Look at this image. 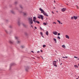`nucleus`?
Masks as SVG:
<instances>
[{"label": "nucleus", "mask_w": 79, "mask_h": 79, "mask_svg": "<svg viewBox=\"0 0 79 79\" xmlns=\"http://www.w3.org/2000/svg\"><path fill=\"white\" fill-rule=\"evenodd\" d=\"M39 10L41 12V13H43V15L46 16H48V15H47V14L46 12H45L44 10H43L41 8H40Z\"/></svg>", "instance_id": "f257e3e1"}, {"label": "nucleus", "mask_w": 79, "mask_h": 79, "mask_svg": "<svg viewBox=\"0 0 79 79\" xmlns=\"http://www.w3.org/2000/svg\"><path fill=\"white\" fill-rule=\"evenodd\" d=\"M56 63H57L56 61L55 60H54V61H53V62H52L53 65H54V66H55L56 67H57V65H56Z\"/></svg>", "instance_id": "f03ea898"}, {"label": "nucleus", "mask_w": 79, "mask_h": 79, "mask_svg": "<svg viewBox=\"0 0 79 79\" xmlns=\"http://www.w3.org/2000/svg\"><path fill=\"white\" fill-rule=\"evenodd\" d=\"M38 18H39V19H40V18L41 19L43 20L44 19L43 15H40V16H38Z\"/></svg>", "instance_id": "7ed1b4c3"}, {"label": "nucleus", "mask_w": 79, "mask_h": 79, "mask_svg": "<svg viewBox=\"0 0 79 79\" xmlns=\"http://www.w3.org/2000/svg\"><path fill=\"white\" fill-rule=\"evenodd\" d=\"M28 69H29V66H27L25 68V70L26 71H27Z\"/></svg>", "instance_id": "20e7f679"}, {"label": "nucleus", "mask_w": 79, "mask_h": 79, "mask_svg": "<svg viewBox=\"0 0 79 79\" xmlns=\"http://www.w3.org/2000/svg\"><path fill=\"white\" fill-rule=\"evenodd\" d=\"M9 43H10V44H13L14 43V42H14V41L13 40H10L9 41Z\"/></svg>", "instance_id": "39448f33"}, {"label": "nucleus", "mask_w": 79, "mask_h": 79, "mask_svg": "<svg viewBox=\"0 0 79 79\" xmlns=\"http://www.w3.org/2000/svg\"><path fill=\"white\" fill-rule=\"evenodd\" d=\"M30 23H31V24H33V21H32V17L30 18Z\"/></svg>", "instance_id": "423d86ee"}, {"label": "nucleus", "mask_w": 79, "mask_h": 79, "mask_svg": "<svg viewBox=\"0 0 79 79\" xmlns=\"http://www.w3.org/2000/svg\"><path fill=\"white\" fill-rule=\"evenodd\" d=\"M23 16H27V12H23Z\"/></svg>", "instance_id": "0eeeda50"}, {"label": "nucleus", "mask_w": 79, "mask_h": 79, "mask_svg": "<svg viewBox=\"0 0 79 79\" xmlns=\"http://www.w3.org/2000/svg\"><path fill=\"white\" fill-rule=\"evenodd\" d=\"M53 34H54V35H57V34H58V32L56 31H53Z\"/></svg>", "instance_id": "6e6552de"}, {"label": "nucleus", "mask_w": 79, "mask_h": 79, "mask_svg": "<svg viewBox=\"0 0 79 79\" xmlns=\"http://www.w3.org/2000/svg\"><path fill=\"white\" fill-rule=\"evenodd\" d=\"M35 23H35H37L38 24H40V22L39 21L36 20L34 22Z\"/></svg>", "instance_id": "1a4fd4ad"}, {"label": "nucleus", "mask_w": 79, "mask_h": 79, "mask_svg": "<svg viewBox=\"0 0 79 79\" xmlns=\"http://www.w3.org/2000/svg\"><path fill=\"white\" fill-rule=\"evenodd\" d=\"M35 20H36V17H33V21L34 22H35Z\"/></svg>", "instance_id": "9d476101"}, {"label": "nucleus", "mask_w": 79, "mask_h": 79, "mask_svg": "<svg viewBox=\"0 0 79 79\" xmlns=\"http://www.w3.org/2000/svg\"><path fill=\"white\" fill-rule=\"evenodd\" d=\"M65 36L67 39H69V36H68V35H66Z\"/></svg>", "instance_id": "9b49d317"}, {"label": "nucleus", "mask_w": 79, "mask_h": 79, "mask_svg": "<svg viewBox=\"0 0 79 79\" xmlns=\"http://www.w3.org/2000/svg\"><path fill=\"white\" fill-rule=\"evenodd\" d=\"M62 10V11H66V9H64V8H63L61 9Z\"/></svg>", "instance_id": "f8f14e48"}, {"label": "nucleus", "mask_w": 79, "mask_h": 79, "mask_svg": "<svg viewBox=\"0 0 79 79\" xmlns=\"http://www.w3.org/2000/svg\"><path fill=\"white\" fill-rule=\"evenodd\" d=\"M17 24L19 26H20V22L19 21H18L17 22Z\"/></svg>", "instance_id": "ddd939ff"}, {"label": "nucleus", "mask_w": 79, "mask_h": 79, "mask_svg": "<svg viewBox=\"0 0 79 79\" xmlns=\"http://www.w3.org/2000/svg\"><path fill=\"white\" fill-rule=\"evenodd\" d=\"M46 34L47 35H48V31H46Z\"/></svg>", "instance_id": "4468645a"}, {"label": "nucleus", "mask_w": 79, "mask_h": 79, "mask_svg": "<svg viewBox=\"0 0 79 79\" xmlns=\"http://www.w3.org/2000/svg\"><path fill=\"white\" fill-rule=\"evenodd\" d=\"M10 12L11 13H13V14H14V13H15V12L13 10H10Z\"/></svg>", "instance_id": "2eb2a0df"}, {"label": "nucleus", "mask_w": 79, "mask_h": 79, "mask_svg": "<svg viewBox=\"0 0 79 79\" xmlns=\"http://www.w3.org/2000/svg\"><path fill=\"white\" fill-rule=\"evenodd\" d=\"M74 19H77V16H73Z\"/></svg>", "instance_id": "dca6fc26"}, {"label": "nucleus", "mask_w": 79, "mask_h": 79, "mask_svg": "<svg viewBox=\"0 0 79 79\" xmlns=\"http://www.w3.org/2000/svg\"><path fill=\"white\" fill-rule=\"evenodd\" d=\"M53 40H54L55 43H56V39L54 38Z\"/></svg>", "instance_id": "f3484780"}, {"label": "nucleus", "mask_w": 79, "mask_h": 79, "mask_svg": "<svg viewBox=\"0 0 79 79\" xmlns=\"http://www.w3.org/2000/svg\"><path fill=\"white\" fill-rule=\"evenodd\" d=\"M74 67L76 68H78V66L76 65H75L74 66Z\"/></svg>", "instance_id": "a211bd4d"}, {"label": "nucleus", "mask_w": 79, "mask_h": 79, "mask_svg": "<svg viewBox=\"0 0 79 79\" xmlns=\"http://www.w3.org/2000/svg\"><path fill=\"white\" fill-rule=\"evenodd\" d=\"M13 65H15L14 63H12L10 64V66H13Z\"/></svg>", "instance_id": "6ab92c4d"}, {"label": "nucleus", "mask_w": 79, "mask_h": 79, "mask_svg": "<svg viewBox=\"0 0 79 79\" xmlns=\"http://www.w3.org/2000/svg\"><path fill=\"white\" fill-rule=\"evenodd\" d=\"M22 24L23 26H24V27H26V25L25 24L23 23Z\"/></svg>", "instance_id": "aec40b11"}, {"label": "nucleus", "mask_w": 79, "mask_h": 79, "mask_svg": "<svg viewBox=\"0 0 79 79\" xmlns=\"http://www.w3.org/2000/svg\"><path fill=\"white\" fill-rule=\"evenodd\" d=\"M25 47V46H24L22 45L21 46V48H24Z\"/></svg>", "instance_id": "412c9836"}, {"label": "nucleus", "mask_w": 79, "mask_h": 79, "mask_svg": "<svg viewBox=\"0 0 79 79\" xmlns=\"http://www.w3.org/2000/svg\"><path fill=\"white\" fill-rule=\"evenodd\" d=\"M63 58H68V57L67 56H65V57H62Z\"/></svg>", "instance_id": "4be33fe9"}, {"label": "nucleus", "mask_w": 79, "mask_h": 79, "mask_svg": "<svg viewBox=\"0 0 79 79\" xmlns=\"http://www.w3.org/2000/svg\"><path fill=\"white\" fill-rule=\"evenodd\" d=\"M15 39H18L19 38L17 36H15Z\"/></svg>", "instance_id": "5701e85b"}, {"label": "nucleus", "mask_w": 79, "mask_h": 79, "mask_svg": "<svg viewBox=\"0 0 79 79\" xmlns=\"http://www.w3.org/2000/svg\"><path fill=\"white\" fill-rule=\"evenodd\" d=\"M57 22H58L59 23V24L61 23V22H60V21L58 20H57Z\"/></svg>", "instance_id": "b1692460"}, {"label": "nucleus", "mask_w": 79, "mask_h": 79, "mask_svg": "<svg viewBox=\"0 0 79 79\" xmlns=\"http://www.w3.org/2000/svg\"><path fill=\"white\" fill-rule=\"evenodd\" d=\"M20 42H21L20 41H18L17 43V44H19V43H20Z\"/></svg>", "instance_id": "393cba45"}, {"label": "nucleus", "mask_w": 79, "mask_h": 79, "mask_svg": "<svg viewBox=\"0 0 79 79\" xmlns=\"http://www.w3.org/2000/svg\"><path fill=\"white\" fill-rule=\"evenodd\" d=\"M19 6L21 8H23V6H22V5H20Z\"/></svg>", "instance_id": "a878e982"}, {"label": "nucleus", "mask_w": 79, "mask_h": 79, "mask_svg": "<svg viewBox=\"0 0 79 79\" xmlns=\"http://www.w3.org/2000/svg\"><path fill=\"white\" fill-rule=\"evenodd\" d=\"M15 4H17L18 3V2L17 1H15L14 2Z\"/></svg>", "instance_id": "bb28decb"}, {"label": "nucleus", "mask_w": 79, "mask_h": 79, "mask_svg": "<svg viewBox=\"0 0 79 79\" xmlns=\"http://www.w3.org/2000/svg\"><path fill=\"white\" fill-rule=\"evenodd\" d=\"M45 47H46V45H43V47L44 48H45Z\"/></svg>", "instance_id": "cd10ccee"}, {"label": "nucleus", "mask_w": 79, "mask_h": 79, "mask_svg": "<svg viewBox=\"0 0 79 79\" xmlns=\"http://www.w3.org/2000/svg\"><path fill=\"white\" fill-rule=\"evenodd\" d=\"M62 47L63 48H65V45H63L62 46Z\"/></svg>", "instance_id": "c85d7f7f"}, {"label": "nucleus", "mask_w": 79, "mask_h": 79, "mask_svg": "<svg viewBox=\"0 0 79 79\" xmlns=\"http://www.w3.org/2000/svg\"><path fill=\"white\" fill-rule=\"evenodd\" d=\"M43 24H44V25H47V23H44Z\"/></svg>", "instance_id": "c756f323"}, {"label": "nucleus", "mask_w": 79, "mask_h": 79, "mask_svg": "<svg viewBox=\"0 0 79 79\" xmlns=\"http://www.w3.org/2000/svg\"><path fill=\"white\" fill-rule=\"evenodd\" d=\"M76 6H77V9H79V7H78V6H77V5H76Z\"/></svg>", "instance_id": "7c9ffc66"}, {"label": "nucleus", "mask_w": 79, "mask_h": 79, "mask_svg": "<svg viewBox=\"0 0 79 79\" xmlns=\"http://www.w3.org/2000/svg\"><path fill=\"white\" fill-rule=\"evenodd\" d=\"M28 21H29V22H30V18H29L28 19Z\"/></svg>", "instance_id": "2f4dec72"}, {"label": "nucleus", "mask_w": 79, "mask_h": 79, "mask_svg": "<svg viewBox=\"0 0 79 79\" xmlns=\"http://www.w3.org/2000/svg\"><path fill=\"white\" fill-rule=\"evenodd\" d=\"M40 29H41V30L42 31L43 30V29H42V27H40Z\"/></svg>", "instance_id": "473e14b6"}, {"label": "nucleus", "mask_w": 79, "mask_h": 79, "mask_svg": "<svg viewBox=\"0 0 79 79\" xmlns=\"http://www.w3.org/2000/svg\"><path fill=\"white\" fill-rule=\"evenodd\" d=\"M57 38H58V39H60V36H57Z\"/></svg>", "instance_id": "72a5a7b5"}, {"label": "nucleus", "mask_w": 79, "mask_h": 79, "mask_svg": "<svg viewBox=\"0 0 79 79\" xmlns=\"http://www.w3.org/2000/svg\"><path fill=\"white\" fill-rule=\"evenodd\" d=\"M71 19H74V17H71Z\"/></svg>", "instance_id": "f704fd0d"}, {"label": "nucleus", "mask_w": 79, "mask_h": 79, "mask_svg": "<svg viewBox=\"0 0 79 79\" xmlns=\"http://www.w3.org/2000/svg\"><path fill=\"white\" fill-rule=\"evenodd\" d=\"M74 58H78V57H76V56H74Z\"/></svg>", "instance_id": "c9c22d12"}, {"label": "nucleus", "mask_w": 79, "mask_h": 79, "mask_svg": "<svg viewBox=\"0 0 79 79\" xmlns=\"http://www.w3.org/2000/svg\"><path fill=\"white\" fill-rule=\"evenodd\" d=\"M40 34L41 35H43V34H42V32H40Z\"/></svg>", "instance_id": "e433bc0d"}, {"label": "nucleus", "mask_w": 79, "mask_h": 79, "mask_svg": "<svg viewBox=\"0 0 79 79\" xmlns=\"http://www.w3.org/2000/svg\"><path fill=\"white\" fill-rule=\"evenodd\" d=\"M53 24H56V23L55 22H53Z\"/></svg>", "instance_id": "4c0bfd02"}, {"label": "nucleus", "mask_w": 79, "mask_h": 79, "mask_svg": "<svg viewBox=\"0 0 79 79\" xmlns=\"http://www.w3.org/2000/svg\"><path fill=\"white\" fill-rule=\"evenodd\" d=\"M60 35V33H58V35Z\"/></svg>", "instance_id": "58836bf2"}, {"label": "nucleus", "mask_w": 79, "mask_h": 79, "mask_svg": "<svg viewBox=\"0 0 79 79\" xmlns=\"http://www.w3.org/2000/svg\"><path fill=\"white\" fill-rule=\"evenodd\" d=\"M31 52H32V53H34V51H31Z\"/></svg>", "instance_id": "ea45409f"}, {"label": "nucleus", "mask_w": 79, "mask_h": 79, "mask_svg": "<svg viewBox=\"0 0 79 79\" xmlns=\"http://www.w3.org/2000/svg\"><path fill=\"white\" fill-rule=\"evenodd\" d=\"M31 27L32 28V29H34V28L33 27V26H31Z\"/></svg>", "instance_id": "a19ab883"}, {"label": "nucleus", "mask_w": 79, "mask_h": 79, "mask_svg": "<svg viewBox=\"0 0 79 79\" xmlns=\"http://www.w3.org/2000/svg\"><path fill=\"white\" fill-rule=\"evenodd\" d=\"M35 29H37V27H35Z\"/></svg>", "instance_id": "79ce46f5"}, {"label": "nucleus", "mask_w": 79, "mask_h": 79, "mask_svg": "<svg viewBox=\"0 0 79 79\" xmlns=\"http://www.w3.org/2000/svg\"><path fill=\"white\" fill-rule=\"evenodd\" d=\"M40 52H43V51H42V50H41Z\"/></svg>", "instance_id": "37998d69"}, {"label": "nucleus", "mask_w": 79, "mask_h": 79, "mask_svg": "<svg viewBox=\"0 0 79 79\" xmlns=\"http://www.w3.org/2000/svg\"><path fill=\"white\" fill-rule=\"evenodd\" d=\"M32 59H35V58H34V57H32Z\"/></svg>", "instance_id": "c03bdc74"}, {"label": "nucleus", "mask_w": 79, "mask_h": 79, "mask_svg": "<svg viewBox=\"0 0 79 79\" xmlns=\"http://www.w3.org/2000/svg\"><path fill=\"white\" fill-rule=\"evenodd\" d=\"M37 53H40V51L37 52Z\"/></svg>", "instance_id": "a18cd8bd"}, {"label": "nucleus", "mask_w": 79, "mask_h": 79, "mask_svg": "<svg viewBox=\"0 0 79 79\" xmlns=\"http://www.w3.org/2000/svg\"><path fill=\"white\" fill-rule=\"evenodd\" d=\"M54 3H56V2L55 1H54Z\"/></svg>", "instance_id": "49530a36"}, {"label": "nucleus", "mask_w": 79, "mask_h": 79, "mask_svg": "<svg viewBox=\"0 0 79 79\" xmlns=\"http://www.w3.org/2000/svg\"><path fill=\"white\" fill-rule=\"evenodd\" d=\"M42 37H44V36L43 35H42Z\"/></svg>", "instance_id": "de8ad7c7"}, {"label": "nucleus", "mask_w": 79, "mask_h": 79, "mask_svg": "<svg viewBox=\"0 0 79 79\" xmlns=\"http://www.w3.org/2000/svg\"><path fill=\"white\" fill-rule=\"evenodd\" d=\"M41 58H42L43 60H44V58L42 57V56H41Z\"/></svg>", "instance_id": "09e8293b"}, {"label": "nucleus", "mask_w": 79, "mask_h": 79, "mask_svg": "<svg viewBox=\"0 0 79 79\" xmlns=\"http://www.w3.org/2000/svg\"><path fill=\"white\" fill-rule=\"evenodd\" d=\"M52 13L53 14H54V13H53V12L52 11Z\"/></svg>", "instance_id": "8fccbe9b"}, {"label": "nucleus", "mask_w": 79, "mask_h": 79, "mask_svg": "<svg viewBox=\"0 0 79 79\" xmlns=\"http://www.w3.org/2000/svg\"><path fill=\"white\" fill-rule=\"evenodd\" d=\"M60 24H63V23H60Z\"/></svg>", "instance_id": "3c124183"}, {"label": "nucleus", "mask_w": 79, "mask_h": 79, "mask_svg": "<svg viewBox=\"0 0 79 79\" xmlns=\"http://www.w3.org/2000/svg\"><path fill=\"white\" fill-rule=\"evenodd\" d=\"M37 58H40V57H37Z\"/></svg>", "instance_id": "603ef678"}, {"label": "nucleus", "mask_w": 79, "mask_h": 79, "mask_svg": "<svg viewBox=\"0 0 79 79\" xmlns=\"http://www.w3.org/2000/svg\"><path fill=\"white\" fill-rule=\"evenodd\" d=\"M6 32L7 33V31H6Z\"/></svg>", "instance_id": "864d4df0"}, {"label": "nucleus", "mask_w": 79, "mask_h": 79, "mask_svg": "<svg viewBox=\"0 0 79 79\" xmlns=\"http://www.w3.org/2000/svg\"><path fill=\"white\" fill-rule=\"evenodd\" d=\"M54 9H55V7H53Z\"/></svg>", "instance_id": "5fc2aeb1"}, {"label": "nucleus", "mask_w": 79, "mask_h": 79, "mask_svg": "<svg viewBox=\"0 0 79 79\" xmlns=\"http://www.w3.org/2000/svg\"><path fill=\"white\" fill-rule=\"evenodd\" d=\"M77 60H79V58H78L77 59Z\"/></svg>", "instance_id": "6e6d98bb"}, {"label": "nucleus", "mask_w": 79, "mask_h": 79, "mask_svg": "<svg viewBox=\"0 0 79 79\" xmlns=\"http://www.w3.org/2000/svg\"><path fill=\"white\" fill-rule=\"evenodd\" d=\"M62 64V63H61V64H60V65H61V64Z\"/></svg>", "instance_id": "4d7b16f0"}, {"label": "nucleus", "mask_w": 79, "mask_h": 79, "mask_svg": "<svg viewBox=\"0 0 79 79\" xmlns=\"http://www.w3.org/2000/svg\"><path fill=\"white\" fill-rule=\"evenodd\" d=\"M50 46H51V47H52V46L51 45H50Z\"/></svg>", "instance_id": "13d9d810"}, {"label": "nucleus", "mask_w": 79, "mask_h": 79, "mask_svg": "<svg viewBox=\"0 0 79 79\" xmlns=\"http://www.w3.org/2000/svg\"><path fill=\"white\" fill-rule=\"evenodd\" d=\"M56 12H57V13H58V11H56Z\"/></svg>", "instance_id": "bf43d9fd"}, {"label": "nucleus", "mask_w": 79, "mask_h": 79, "mask_svg": "<svg viewBox=\"0 0 79 79\" xmlns=\"http://www.w3.org/2000/svg\"><path fill=\"white\" fill-rule=\"evenodd\" d=\"M78 78H79V76H78Z\"/></svg>", "instance_id": "052dcab7"}, {"label": "nucleus", "mask_w": 79, "mask_h": 79, "mask_svg": "<svg viewBox=\"0 0 79 79\" xmlns=\"http://www.w3.org/2000/svg\"><path fill=\"white\" fill-rule=\"evenodd\" d=\"M34 30H35V29H34Z\"/></svg>", "instance_id": "680f3d73"}]
</instances>
